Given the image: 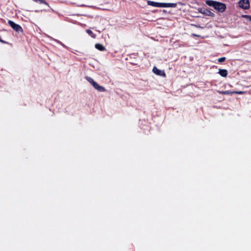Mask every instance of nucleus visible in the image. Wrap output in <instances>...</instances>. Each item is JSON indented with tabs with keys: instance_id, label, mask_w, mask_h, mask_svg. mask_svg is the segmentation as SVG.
<instances>
[{
	"instance_id": "1",
	"label": "nucleus",
	"mask_w": 251,
	"mask_h": 251,
	"mask_svg": "<svg viewBox=\"0 0 251 251\" xmlns=\"http://www.w3.org/2000/svg\"><path fill=\"white\" fill-rule=\"evenodd\" d=\"M205 3L208 5L213 7L220 12H224L226 10V5L224 3L211 0H206Z\"/></svg>"
},
{
	"instance_id": "2",
	"label": "nucleus",
	"mask_w": 251,
	"mask_h": 251,
	"mask_svg": "<svg viewBox=\"0 0 251 251\" xmlns=\"http://www.w3.org/2000/svg\"><path fill=\"white\" fill-rule=\"evenodd\" d=\"M85 79L91 83L93 86L99 92H105L106 89L103 86L99 85L91 77L89 76L85 77Z\"/></svg>"
},
{
	"instance_id": "3",
	"label": "nucleus",
	"mask_w": 251,
	"mask_h": 251,
	"mask_svg": "<svg viewBox=\"0 0 251 251\" xmlns=\"http://www.w3.org/2000/svg\"><path fill=\"white\" fill-rule=\"evenodd\" d=\"M8 24L11 27V28L16 32L22 33H23L24 30L23 29V28L19 25L15 23L13 21L11 20H9L8 21Z\"/></svg>"
},
{
	"instance_id": "4",
	"label": "nucleus",
	"mask_w": 251,
	"mask_h": 251,
	"mask_svg": "<svg viewBox=\"0 0 251 251\" xmlns=\"http://www.w3.org/2000/svg\"><path fill=\"white\" fill-rule=\"evenodd\" d=\"M198 11L200 13H202L206 16H208L210 17H214L215 14L212 13L209 9L204 8H199L198 9Z\"/></svg>"
},
{
	"instance_id": "5",
	"label": "nucleus",
	"mask_w": 251,
	"mask_h": 251,
	"mask_svg": "<svg viewBox=\"0 0 251 251\" xmlns=\"http://www.w3.org/2000/svg\"><path fill=\"white\" fill-rule=\"evenodd\" d=\"M239 6L244 9H248L250 8V2L249 0H240L239 2Z\"/></svg>"
},
{
	"instance_id": "6",
	"label": "nucleus",
	"mask_w": 251,
	"mask_h": 251,
	"mask_svg": "<svg viewBox=\"0 0 251 251\" xmlns=\"http://www.w3.org/2000/svg\"><path fill=\"white\" fill-rule=\"evenodd\" d=\"M147 3L149 5L152 6L156 7H164V3L157 2L148 0Z\"/></svg>"
},
{
	"instance_id": "7",
	"label": "nucleus",
	"mask_w": 251,
	"mask_h": 251,
	"mask_svg": "<svg viewBox=\"0 0 251 251\" xmlns=\"http://www.w3.org/2000/svg\"><path fill=\"white\" fill-rule=\"evenodd\" d=\"M152 71L154 74H155L156 75H158L162 76H166L165 73L164 72V71H161V70L158 69L155 66H154L153 68Z\"/></svg>"
},
{
	"instance_id": "8",
	"label": "nucleus",
	"mask_w": 251,
	"mask_h": 251,
	"mask_svg": "<svg viewBox=\"0 0 251 251\" xmlns=\"http://www.w3.org/2000/svg\"><path fill=\"white\" fill-rule=\"evenodd\" d=\"M95 47L97 50L100 51H104L106 50L105 48L102 44L99 43L96 44Z\"/></svg>"
},
{
	"instance_id": "9",
	"label": "nucleus",
	"mask_w": 251,
	"mask_h": 251,
	"mask_svg": "<svg viewBox=\"0 0 251 251\" xmlns=\"http://www.w3.org/2000/svg\"><path fill=\"white\" fill-rule=\"evenodd\" d=\"M218 73L223 77H226L227 75V71L226 69H219Z\"/></svg>"
},
{
	"instance_id": "10",
	"label": "nucleus",
	"mask_w": 251,
	"mask_h": 251,
	"mask_svg": "<svg viewBox=\"0 0 251 251\" xmlns=\"http://www.w3.org/2000/svg\"><path fill=\"white\" fill-rule=\"evenodd\" d=\"M219 93H220L221 94H224V95H229V94H231L233 93H236V94H242V92H237V91L231 92L230 91H219Z\"/></svg>"
},
{
	"instance_id": "11",
	"label": "nucleus",
	"mask_w": 251,
	"mask_h": 251,
	"mask_svg": "<svg viewBox=\"0 0 251 251\" xmlns=\"http://www.w3.org/2000/svg\"><path fill=\"white\" fill-rule=\"evenodd\" d=\"M177 6L175 3H164V7H173L175 8Z\"/></svg>"
},
{
	"instance_id": "12",
	"label": "nucleus",
	"mask_w": 251,
	"mask_h": 251,
	"mask_svg": "<svg viewBox=\"0 0 251 251\" xmlns=\"http://www.w3.org/2000/svg\"><path fill=\"white\" fill-rule=\"evenodd\" d=\"M34 1L36 2H38L40 4H44L47 6H49V4L48 2H47L45 0H33Z\"/></svg>"
},
{
	"instance_id": "13",
	"label": "nucleus",
	"mask_w": 251,
	"mask_h": 251,
	"mask_svg": "<svg viewBox=\"0 0 251 251\" xmlns=\"http://www.w3.org/2000/svg\"><path fill=\"white\" fill-rule=\"evenodd\" d=\"M86 32L92 37L95 38L96 36V35L94 34V33L90 30V29H86Z\"/></svg>"
},
{
	"instance_id": "14",
	"label": "nucleus",
	"mask_w": 251,
	"mask_h": 251,
	"mask_svg": "<svg viewBox=\"0 0 251 251\" xmlns=\"http://www.w3.org/2000/svg\"><path fill=\"white\" fill-rule=\"evenodd\" d=\"M226 58L225 57H222L219 58L218 59V61L219 63H222V62H224L226 60Z\"/></svg>"
},
{
	"instance_id": "15",
	"label": "nucleus",
	"mask_w": 251,
	"mask_h": 251,
	"mask_svg": "<svg viewBox=\"0 0 251 251\" xmlns=\"http://www.w3.org/2000/svg\"><path fill=\"white\" fill-rule=\"evenodd\" d=\"M243 18L248 19L250 20V21L251 22V15H243L242 16Z\"/></svg>"
},
{
	"instance_id": "16",
	"label": "nucleus",
	"mask_w": 251,
	"mask_h": 251,
	"mask_svg": "<svg viewBox=\"0 0 251 251\" xmlns=\"http://www.w3.org/2000/svg\"><path fill=\"white\" fill-rule=\"evenodd\" d=\"M192 35V36H194V37H200V36H199V35H197L196 34H194V33H193Z\"/></svg>"
}]
</instances>
